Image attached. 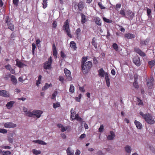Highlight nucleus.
<instances>
[{
	"mask_svg": "<svg viewBox=\"0 0 155 155\" xmlns=\"http://www.w3.org/2000/svg\"><path fill=\"white\" fill-rule=\"evenodd\" d=\"M53 54L55 58L57 57V51L54 44L52 45Z\"/></svg>",
	"mask_w": 155,
	"mask_h": 155,
	"instance_id": "17",
	"label": "nucleus"
},
{
	"mask_svg": "<svg viewBox=\"0 0 155 155\" xmlns=\"http://www.w3.org/2000/svg\"><path fill=\"white\" fill-rule=\"evenodd\" d=\"M134 87L137 89H138L139 88V85L137 82V80L136 78H135L134 80V82L133 84Z\"/></svg>",
	"mask_w": 155,
	"mask_h": 155,
	"instance_id": "26",
	"label": "nucleus"
},
{
	"mask_svg": "<svg viewBox=\"0 0 155 155\" xmlns=\"http://www.w3.org/2000/svg\"><path fill=\"white\" fill-rule=\"evenodd\" d=\"M47 0H43V3H42V5H43V8L45 9V8L47 5Z\"/></svg>",
	"mask_w": 155,
	"mask_h": 155,
	"instance_id": "38",
	"label": "nucleus"
},
{
	"mask_svg": "<svg viewBox=\"0 0 155 155\" xmlns=\"http://www.w3.org/2000/svg\"><path fill=\"white\" fill-rule=\"evenodd\" d=\"M69 127V126L66 127H64L63 126V127L61 128V131L62 132H64L66 131L68 129Z\"/></svg>",
	"mask_w": 155,
	"mask_h": 155,
	"instance_id": "49",
	"label": "nucleus"
},
{
	"mask_svg": "<svg viewBox=\"0 0 155 155\" xmlns=\"http://www.w3.org/2000/svg\"><path fill=\"white\" fill-rule=\"evenodd\" d=\"M147 15L149 18H151L152 17V16L151 14V10L149 8H147Z\"/></svg>",
	"mask_w": 155,
	"mask_h": 155,
	"instance_id": "31",
	"label": "nucleus"
},
{
	"mask_svg": "<svg viewBox=\"0 0 155 155\" xmlns=\"http://www.w3.org/2000/svg\"><path fill=\"white\" fill-rule=\"evenodd\" d=\"M134 123L137 128L139 129H141L142 128V125L137 120H135Z\"/></svg>",
	"mask_w": 155,
	"mask_h": 155,
	"instance_id": "19",
	"label": "nucleus"
},
{
	"mask_svg": "<svg viewBox=\"0 0 155 155\" xmlns=\"http://www.w3.org/2000/svg\"><path fill=\"white\" fill-rule=\"evenodd\" d=\"M5 23L7 24L8 28L11 30L12 31H13L14 30V25L12 24V21L11 19L9 18V16H7L5 19Z\"/></svg>",
	"mask_w": 155,
	"mask_h": 155,
	"instance_id": "4",
	"label": "nucleus"
},
{
	"mask_svg": "<svg viewBox=\"0 0 155 155\" xmlns=\"http://www.w3.org/2000/svg\"><path fill=\"white\" fill-rule=\"evenodd\" d=\"M110 135H108L107 137V139L108 140H112L115 136L114 133L113 131H110Z\"/></svg>",
	"mask_w": 155,
	"mask_h": 155,
	"instance_id": "14",
	"label": "nucleus"
},
{
	"mask_svg": "<svg viewBox=\"0 0 155 155\" xmlns=\"http://www.w3.org/2000/svg\"><path fill=\"white\" fill-rule=\"evenodd\" d=\"M99 7L101 9H104L105 8V7H104L102 5V4L101 2H99L98 4Z\"/></svg>",
	"mask_w": 155,
	"mask_h": 155,
	"instance_id": "51",
	"label": "nucleus"
},
{
	"mask_svg": "<svg viewBox=\"0 0 155 155\" xmlns=\"http://www.w3.org/2000/svg\"><path fill=\"white\" fill-rule=\"evenodd\" d=\"M98 74L101 77H104L105 72L102 68H101L99 69L98 71Z\"/></svg>",
	"mask_w": 155,
	"mask_h": 155,
	"instance_id": "23",
	"label": "nucleus"
},
{
	"mask_svg": "<svg viewBox=\"0 0 155 155\" xmlns=\"http://www.w3.org/2000/svg\"><path fill=\"white\" fill-rule=\"evenodd\" d=\"M134 51L136 52L142 57H145L146 56V54L138 48H135Z\"/></svg>",
	"mask_w": 155,
	"mask_h": 155,
	"instance_id": "10",
	"label": "nucleus"
},
{
	"mask_svg": "<svg viewBox=\"0 0 155 155\" xmlns=\"http://www.w3.org/2000/svg\"><path fill=\"white\" fill-rule=\"evenodd\" d=\"M93 60L94 63V64H97V63H98L97 60L95 57H94L93 58Z\"/></svg>",
	"mask_w": 155,
	"mask_h": 155,
	"instance_id": "62",
	"label": "nucleus"
},
{
	"mask_svg": "<svg viewBox=\"0 0 155 155\" xmlns=\"http://www.w3.org/2000/svg\"><path fill=\"white\" fill-rule=\"evenodd\" d=\"M75 33L77 37H78L81 35V29L80 28H78L75 31Z\"/></svg>",
	"mask_w": 155,
	"mask_h": 155,
	"instance_id": "34",
	"label": "nucleus"
},
{
	"mask_svg": "<svg viewBox=\"0 0 155 155\" xmlns=\"http://www.w3.org/2000/svg\"><path fill=\"white\" fill-rule=\"evenodd\" d=\"M33 153L36 155L40 154L41 153V151L40 150H37L35 149H33L32 150Z\"/></svg>",
	"mask_w": 155,
	"mask_h": 155,
	"instance_id": "40",
	"label": "nucleus"
},
{
	"mask_svg": "<svg viewBox=\"0 0 155 155\" xmlns=\"http://www.w3.org/2000/svg\"><path fill=\"white\" fill-rule=\"evenodd\" d=\"M64 71L67 79L69 81H71L72 80V78L71 77L70 71L66 68H65L64 69Z\"/></svg>",
	"mask_w": 155,
	"mask_h": 155,
	"instance_id": "6",
	"label": "nucleus"
},
{
	"mask_svg": "<svg viewBox=\"0 0 155 155\" xmlns=\"http://www.w3.org/2000/svg\"><path fill=\"white\" fill-rule=\"evenodd\" d=\"M53 106L54 108H56L60 107V104L58 102L55 103L53 104Z\"/></svg>",
	"mask_w": 155,
	"mask_h": 155,
	"instance_id": "43",
	"label": "nucleus"
},
{
	"mask_svg": "<svg viewBox=\"0 0 155 155\" xmlns=\"http://www.w3.org/2000/svg\"><path fill=\"white\" fill-rule=\"evenodd\" d=\"M92 44L94 46L95 48H97V43L95 42V38L94 37L92 40Z\"/></svg>",
	"mask_w": 155,
	"mask_h": 155,
	"instance_id": "32",
	"label": "nucleus"
},
{
	"mask_svg": "<svg viewBox=\"0 0 155 155\" xmlns=\"http://www.w3.org/2000/svg\"><path fill=\"white\" fill-rule=\"evenodd\" d=\"M79 89L81 92H84L85 91V90L84 89V87H79Z\"/></svg>",
	"mask_w": 155,
	"mask_h": 155,
	"instance_id": "60",
	"label": "nucleus"
},
{
	"mask_svg": "<svg viewBox=\"0 0 155 155\" xmlns=\"http://www.w3.org/2000/svg\"><path fill=\"white\" fill-rule=\"evenodd\" d=\"M87 59V57H84L82 58V59L81 60V64H84V63H86V61Z\"/></svg>",
	"mask_w": 155,
	"mask_h": 155,
	"instance_id": "41",
	"label": "nucleus"
},
{
	"mask_svg": "<svg viewBox=\"0 0 155 155\" xmlns=\"http://www.w3.org/2000/svg\"><path fill=\"white\" fill-rule=\"evenodd\" d=\"M154 79L153 77H151L148 78L147 80V85L149 89H151L153 86Z\"/></svg>",
	"mask_w": 155,
	"mask_h": 155,
	"instance_id": "5",
	"label": "nucleus"
},
{
	"mask_svg": "<svg viewBox=\"0 0 155 155\" xmlns=\"http://www.w3.org/2000/svg\"><path fill=\"white\" fill-rule=\"evenodd\" d=\"M61 57L63 58H64L66 57V55L62 51H61Z\"/></svg>",
	"mask_w": 155,
	"mask_h": 155,
	"instance_id": "58",
	"label": "nucleus"
},
{
	"mask_svg": "<svg viewBox=\"0 0 155 155\" xmlns=\"http://www.w3.org/2000/svg\"><path fill=\"white\" fill-rule=\"evenodd\" d=\"M11 81L12 82L13 84H16L17 83V80L15 76L13 75H12L11 77Z\"/></svg>",
	"mask_w": 155,
	"mask_h": 155,
	"instance_id": "25",
	"label": "nucleus"
},
{
	"mask_svg": "<svg viewBox=\"0 0 155 155\" xmlns=\"http://www.w3.org/2000/svg\"><path fill=\"white\" fill-rule=\"evenodd\" d=\"M4 126L5 128H14L16 127L17 125L12 122H9L5 123Z\"/></svg>",
	"mask_w": 155,
	"mask_h": 155,
	"instance_id": "9",
	"label": "nucleus"
},
{
	"mask_svg": "<svg viewBox=\"0 0 155 155\" xmlns=\"http://www.w3.org/2000/svg\"><path fill=\"white\" fill-rule=\"evenodd\" d=\"M127 15L130 18H133L134 15V13L130 10L127 11Z\"/></svg>",
	"mask_w": 155,
	"mask_h": 155,
	"instance_id": "28",
	"label": "nucleus"
},
{
	"mask_svg": "<svg viewBox=\"0 0 155 155\" xmlns=\"http://www.w3.org/2000/svg\"><path fill=\"white\" fill-rule=\"evenodd\" d=\"M11 152L9 151H2V155H11Z\"/></svg>",
	"mask_w": 155,
	"mask_h": 155,
	"instance_id": "44",
	"label": "nucleus"
},
{
	"mask_svg": "<svg viewBox=\"0 0 155 155\" xmlns=\"http://www.w3.org/2000/svg\"><path fill=\"white\" fill-rule=\"evenodd\" d=\"M71 120H72V119L74 117V115L76 113L73 110V109H71Z\"/></svg>",
	"mask_w": 155,
	"mask_h": 155,
	"instance_id": "30",
	"label": "nucleus"
},
{
	"mask_svg": "<svg viewBox=\"0 0 155 155\" xmlns=\"http://www.w3.org/2000/svg\"><path fill=\"white\" fill-rule=\"evenodd\" d=\"M33 142L35 143H37L41 145H46L47 144V143H45L43 140H33Z\"/></svg>",
	"mask_w": 155,
	"mask_h": 155,
	"instance_id": "20",
	"label": "nucleus"
},
{
	"mask_svg": "<svg viewBox=\"0 0 155 155\" xmlns=\"http://www.w3.org/2000/svg\"><path fill=\"white\" fill-rule=\"evenodd\" d=\"M95 23L97 25L99 26H101V21L100 18L99 17H96Z\"/></svg>",
	"mask_w": 155,
	"mask_h": 155,
	"instance_id": "27",
	"label": "nucleus"
},
{
	"mask_svg": "<svg viewBox=\"0 0 155 155\" xmlns=\"http://www.w3.org/2000/svg\"><path fill=\"white\" fill-rule=\"evenodd\" d=\"M121 7V4H117L116 5L115 8H116V9L117 10V9L118 8H120Z\"/></svg>",
	"mask_w": 155,
	"mask_h": 155,
	"instance_id": "59",
	"label": "nucleus"
},
{
	"mask_svg": "<svg viewBox=\"0 0 155 155\" xmlns=\"http://www.w3.org/2000/svg\"><path fill=\"white\" fill-rule=\"evenodd\" d=\"M105 79L106 81L110 80V79L107 73H106L105 74Z\"/></svg>",
	"mask_w": 155,
	"mask_h": 155,
	"instance_id": "57",
	"label": "nucleus"
},
{
	"mask_svg": "<svg viewBox=\"0 0 155 155\" xmlns=\"http://www.w3.org/2000/svg\"><path fill=\"white\" fill-rule=\"evenodd\" d=\"M14 101H11L8 102L6 105V107L7 108L10 109L13 107V104H15Z\"/></svg>",
	"mask_w": 155,
	"mask_h": 155,
	"instance_id": "18",
	"label": "nucleus"
},
{
	"mask_svg": "<svg viewBox=\"0 0 155 155\" xmlns=\"http://www.w3.org/2000/svg\"><path fill=\"white\" fill-rule=\"evenodd\" d=\"M104 130V126L103 125H101L100 128L99 129V131L100 132H102Z\"/></svg>",
	"mask_w": 155,
	"mask_h": 155,
	"instance_id": "53",
	"label": "nucleus"
},
{
	"mask_svg": "<svg viewBox=\"0 0 155 155\" xmlns=\"http://www.w3.org/2000/svg\"><path fill=\"white\" fill-rule=\"evenodd\" d=\"M63 28L68 36L70 38H72V36L71 34V30L70 29L69 21L68 19H67L64 22Z\"/></svg>",
	"mask_w": 155,
	"mask_h": 155,
	"instance_id": "3",
	"label": "nucleus"
},
{
	"mask_svg": "<svg viewBox=\"0 0 155 155\" xmlns=\"http://www.w3.org/2000/svg\"><path fill=\"white\" fill-rule=\"evenodd\" d=\"M33 112L34 113V116H35L37 118H39L43 112L41 110H34L33 111Z\"/></svg>",
	"mask_w": 155,
	"mask_h": 155,
	"instance_id": "12",
	"label": "nucleus"
},
{
	"mask_svg": "<svg viewBox=\"0 0 155 155\" xmlns=\"http://www.w3.org/2000/svg\"><path fill=\"white\" fill-rule=\"evenodd\" d=\"M85 137H86V135L85 134H82L79 137V139H83V138Z\"/></svg>",
	"mask_w": 155,
	"mask_h": 155,
	"instance_id": "63",
	"label": "nucleus"
},
{
	"mask_svg": "<svg viewBox=\"0 0 155 155\" xmlns=\"http://www.w3.org/2000/svg\"><path fill=\"white\" fill-rule=\"evenodd\" d=\"M150 41L149 38H147L144 41L141 40H140V44L141 46L146 45H148Z\"/></svg>",
	"mask_w": 155,
	"mask_h": 155,
	"instance_id": "15",
	"label": "nucleus"
},
{
	"mask_svg": "<svg viewBox=\"0 0 155 155\" xmlns=\"http://www.w3.org/2000/svg\"><path fill=\"white\" fill-rule=\"evenodd\" d=\"M1 148L2 149H9L11 148V147L9 146L4 145L1 146Z\"/></svg>",
	"mask_w": 155,
	"mask_h": 155,
	"instance_id": "52",
	"label": "nucleus"
},
{
	"mask_svg": "<svg viewBox=\"0 0 155 155\" xmlns=\"http://www.w3.org/2000/svg\"><path fill=\"white\" fill-rule=\"evenodd\" d=\"M81 22L82 24H84L86 21V16L83 13H81Z\"/></svg>",
	"mask_w": 155,
	"mask_h": 155,
	"instance_id": "24",
	"label": "nucleus"
},
{
	"mask_svg": "<svg viewBox=\"0 0 155 155\" xmlns=\"http://www.w3.org/2000/svg\"><path fill=\"white\" fill-rule=\"evenodd\" d=\"M78 6L79 10L81 11L84 8L82 2H80L78 4Z\"/></svg>",
	"mask_w": 155,
	"mask_h": 155,
	"instance_id": "29",
	"label": "nucleus"
},
{
	"mask_svg": "<svg viewBox=\"0 0 155 155\" xmlns=\"http://www.w3.org/2000/svg\"><path fill=\"white\" fill-rule=\"evenodd\" d=\"M52 61V57H50V58L48 60V61L45 62L44 64L45 66L44 67V68L45 69H49L51 67V64Z\"/></svg>",
	"mask_w": 155,
	"mask_h": 155,
	"instance_id": "7",
	"label": "nucleus"
},
{
	"mask_svg": "<svg viewBox=\"0 0 155 155\" xmlns=\"http://www.w3.org/2000/svg\"><path fill=\"white\" fill-rule=\"evenodd\" d=\"M26 115L28 117H34V113L33 112L28 111L26 113Z\"/></svg>",
	"mask_w": 155,
	"mask_h": 155,
	"instance_id": "42",
	"label": "nucleus"
},
{
	"mask_svg": "<svg viewBox=\"0 0 155 155\" xmlns=\"http://www.w3.org/2000/svg\"><path fill=\"white\" fill-rule=\"evenodd\" d=\"M137 101L138 103V104L139 105H143V103L142 102L141 100L140 99V98L137 97Z\"/></svg>",
	"mask_w": 155,
	"mask_h": 155,
	"instance_id": "45",
	"label": "nucleus"
},
{
	"mask_svg": "<svg viewBox=\"0 0 155 155\" xmlns=\"http://www.w3.org/2000/svg\"><path fill=\"white\" fill-rule=\"evenodd\" d=\"M74 87L72 85H71L70 87L69 88V91L71 93H73L74 92Z\"/></svg>",
	"mask_w": 155,
	"mask_h": 155,
	"instance_id": "39",
	"label": "nucleus"
},
{
	"mask_svg": "<svg viewBox=\"0 0 155 155\" xmlns=\"http://www.w3.org/2000/svg\"><path fill=\"white\" fill-rule=\"evenodd\" d=\"M32 52L33 53H34V51L35 50V49L36 48L35 44L34 43H33L32 45Z\"/></svg>",
	"mask_w": 155,
	"mask_h": 155,
	"instance_id": "55",
	"label": "nucleus"
},
{
	"mask_svg": "<svg viewBox=\"0 0 155 155\" xmlns=\"http://www.w3.org/2000/svg\"><path fill=\"white\" fill-rule=\"evenodd\" d=\"M140 114L147 123L153 124L155 123V121L152 119V117L150 114H143L142 111L140 112Z\"/></svg>",
	"mask_w": 155,
	"mask_h": 155,
	"instance_id": "1",
	"label": "nucleus"
},
{
	"mask_svg": "<svg viewBox=\"0 0 155 155\" xmlns=\"http://www.w3.org/2000/svg\"><path fill=\"white\" fill-rule=\"evenodd\" d=\"M124 37L127 39H132L134 38L135 37V36L133 34L128 33L124 35Z\"/></svg>",
	"mask_w": 155,
	"mask_h": 155,
	"instance_id": "16",
	"label": "nucleus"
},
{
	"mask_svg": "<svg viewBox=\"0 0 155 155\" xmlns=\"http://www.w3.org/2000/svg\"><path fill=\"white\" fill-rule=\"evenodd\" d=\"M112 47L116 51L118 50V46L116 43H114L112 45Z\"/></svg>",
	"mask_w": 155,
	"mask_h": 155,
	"instance_id": "37",
	"label": "nucleus"
},
{
	"mask_svg": "<svg viewBox=\"0 0 155 155\" xmlns=\"http://www.w3.org/2000/svg\"><path fill=\"white\" fill-rule=\"evenodd\" d=\"M70 47L74 50H76L77 49L76 44L74 41H71L70 43Z\"/></svg>",
	"mask_w": 155,
	"mask_h": 155,
	"instance_id": "21",
	"label": "nucleus"
},
{
	"mask_svg": "<svg viewBox=\"0 0 155 155\" xmlns=\"http://www.w3.org/2000/svg\"><path fill=\"white\" fill-rule=\"evenodd\" d=\"M57 23L56 21H54L52 23V27L54 28H56L57 27Z\"/></svg>",
	"mask_w": 155,
	"mask_h": 155,
	"instance_id": "61",
	"label": "nucleus"
},
{
	"mask_svg": "<svg viewBox=\"0 0 155 155\" xmlns=\"http://www.w3.org/2000/svg\"><path fill=\"white\" fill-rule=\"evenodd\" d=\"M120 14L123 16H125V12L124 10H121L120 12Z\"/></svg>",
	"mask_w": 155,
	"mask_h": 155,
	"instance_id": "56",
	"label": "nucleus"
},
{
	"mask_svg": "<svg viewBox=\"0 0 155 155\" xmlns=\"http://www.w3.org/2000/svg\"><path fill=\"white\" fill-rule=\"evenodd\" d=\"M9 70L12 74H14L15 73V70L12 68H10Z\"/></svg>",
	"mask_w": 155,
	"mask_h": 155,
	"instance_id": "64",
	"label": "nucleus"
},
{
	"mask_svg": "<svg viewBox=\"0 0 155 155\" xmlns=\"http://www.w3.org/2000/svg\"><path fill=\"white\" fill-rule=\"evenodd\" d=\"M148 63L151 66V67H153L155 65V59L153 60L149 61Z\"/></svg>",
	"mask_w": 155,
	"mask_h": 155,
	"instance_id": "36",
	"label": "nucleus"
},
{
	"mask_svg": "<svg viewBox=\"0 0 155 155\" xmlns=\"http://www.w3.org/2000/svg\"><path fill=\"white\" fill-rule=\"evenodd\" d=\"M52 87V84L50 83L49 84H48L47 83H45V85L42 88V91H45L48 89L49 87Z\"/></svg>",
	"mask_w": 155,
	"mask_h": 155,
	"instance_id": "22",
	"label": "nucleus"
},
{
	"mask_svg": "<svg viewBox=\"0 0 155 155\" xmlns=\"http://www.w3.org/2000/svg\"><path fill=\"white\" fill-rule=\"evenodd\" d=\"M59 80L60 81H61L62 83H64V78L63 76H60L59 77Z\"/></svg>",
	"mask_w": 155,
	"mask_h": 155,
	"instance_id": "54",
	"label": "nucleus"
},
{
	"mask_svg": "<svg viewBox=\"0 0 155 155\" xmlns=\"http://www.w3.org/2000/svg\"><path fill=\"white\" fill-rule=\"evenodd\" d=\"M103 20L107 23H111L112 22L111 20H110L109 19L105 17L103 18Z\"/></svg>",
	"mask_w": 155,
	"mask_h": 155,
	"instance_id": "47",
	"label": "nucleus"
},
{
	"mask_svg": "<svg viewBox=\"0 0 155 155\" xmlns=\"http://www.w3.org/2000/svg\"><path fill=\"white\" fill-rule=\"evenodd\" d=\"M126 151L128 153H130L131 151V148L129 146H126L125 148Z\"/></svg>",
	"mask_w": 155,
	"mask_h": 155,
	"instance_id": "35",
	"label": "nucleus"
},
{
	"mask_svg": "<svg viewBox=\"0 0 155 155\" xmlns=\"http://www.w3.org/2000/svg\"><path fill=\"white\" fill-rule=\"evenodd\" d=\"M0 96L5 97H9V94L8 91L5 90H0Z\"/></svg>",
	"mask_w": 155,
	"mask_h": 155,
	"instance_id": "11",
	"label": "nucleus"
},
{
	"mask_svg": "<svg viewBox=\"0 0 155 155\" xmlns=\"http://www.w3.org/2000/svg\"><path fill=\"white\" fill-rule=\"evenodd\" d=\"M7 132L6 130L4 129H1L0 128V133L3 134H6Z\"/></svg>",
	"mask_w": 155,
	"mask_h": 155,
	"instance_id": "50",
	"label": "nucleus"
},
{
	"mask_svg": "<svg viewBox=\"0 0 155 155\" xmlns=\"http://www.w3.org/2000/svg\"><path fill=\"white\" fill-rule=\"evenodd\" d=\"M58 94L57 91H55L54 92V93L52 94V96H51V99L54 100L55 97L56 95H57Z\"/></svg>",
	"mask_w": 155,
	"mask_h": 155,
	"instance_id": "46",
	"label": "nucleus"
},
{
	"mask_svg": "<svg viewBox=\"0 0 155 155\" xmlns=\"http://www.w3.org/2000/svg\"><path fill=\"white\" fill-rule=\"evenodd\" d=\"M19 0H13V3L14 5L17 6L18 4Z\"/></svg>",
	"mask_w": 155,
	"mask_h": 155,
	"instance_id": "48",
	"label": "nucleus"
},
{
	"mask_svg": "<svg viewBox=\"0 0 155 155\" xmlns=\"http://www.w3.org/2000/svg\"><path fill=\"white\" fill-rule=\"evenodd\" d=\"M133 61L136 66L138 67L140 66L141 64L140 58L138 56L135 57L133 59Z\"/></svg>",
	"mask_w": 155,
	"mask_h": 155,
	"instance_id": "8",
	"label": "nucleus"
},
{
	"mask_svg": "<svg viewBox=\"0 0 155 155\" xmlns=\"http://www.w3.org/2000/svg\"><path fill=\"white\" fill-rule=\"evenodd\" d=\"M16 66L19 68H23L24 66H26V65L22 63L20 61L18 60V59H17L16 60Z\"/></svg>",
	"mask_w": 155,
	"mask_h": 155,
	"instance_id": "13",
	"label": "nucleus"
},
{
	"mask_svg": "<svg viewBox=\"0 0 155 155\" xmlns=\"http://www.w3.org/2000/svg\"><path fill=\"white\" fill-rule=\"evenodd\" d=\"M92 66V62L90 61L86 62L84 64H81V69L83 73L86 74L90 70Z\"/></svg>",
	"mask_w": 155,
	"mask_h": 155,
	"instance_id": "2",
	"label": "nucleus"
},
{
	"mask_svg": "<svg viewBox=\"0 0 155 155\" xmlns=\"http://www.w3.org/2000/svg\"><path fill=\"white\" fill-rule=\"evenodd\" d=\"M70 147H68L67 150V153L68 155H74V151L70 150Z\"/></svg>",
	"mask_w": 155,
	"mask_h": 155,
	"instance_id": "33",
	"label": "nucleus"
}]
</instances>
